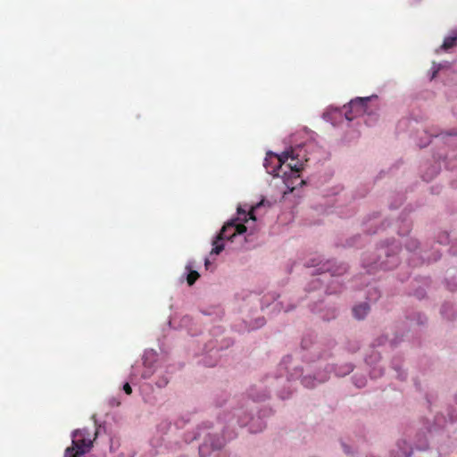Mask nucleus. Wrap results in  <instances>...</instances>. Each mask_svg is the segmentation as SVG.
Segmentation results:
<instances>
[{
	"label": "nucleus",
	"mask_w": 457,
	"mask_h": 457,
	"mask_svg": "<svg viewBox=\"0 0 457 457\" xmlns=\"http://www.w3.org/2000/svg\"><path fill=\"white\" fill-rule=\"evenodd\" d=\"M298 156L295 150L286 151L280 155L270 152L263 165L269 174L282 177L286 186L292 191L295 188L293 179H298L299 172L303 169V162L298 160Z\"/></svg>",
	"instance_id": "obj_1"
},
{
	"label": "nucleus",
	"mask_w": 457,
	"mask_h": 457,
	"mask_svg": "<svg viewBox=\"0 0 457 457\" xmlns=\"http://www.w3.org/2000/svg\"><path fill=\"white\" fill-rule=\"evenodd\" d=\"M93 442L86 437L85 430H76L73 433L72 446L65 450L63 457H79L87 453Z\"/></svg>",
	"instance_id": "obj_2"
},
{
	"label": "nucleus",
	"mask_w": 457,
	"mask_h": 457,
	"mask_svg": "<svg viewBox=\"0 0 457 457\" xmlns=\"http://www.w3.org/2000/svg\"><path fill=\"white\" fill-rule=\"evenodd\" d=\"M246 231V227L242 223H237V220L227 222L220 229L218 239H231L236 235L244 234Z\"/></svg>",
	"instance_id": "obj_3"
},
{
	"label": "nucleus",
	"mask_w": 457,
	"mask_h": 457,
	"mask_svg": "<svg viewBox=\"0 0 457 457\" xmlns=\"http://www.w3.org/2000/svg\"><path fill=\"white\" fill-rule=\"evenodd\" d=\"M369 97L366 98H356L352 100L349 103L350 112H345V118L349 120H352L356 116L361 115L365 112L367 103L369 102Z\"/></svg>",
	"instance_id": "obj_4"
},
{
	"label": "nucleus",
	"mask_w": 457,
	"mask_h": 457,
	"mask_svg": "<svg viewBox=\"0 0 457 457\" xmlns=\"http://www.w3.org/2000/svg\"><path fill=\"white\" fill-rule=\"evenodd\" d=\"M369 311L370 306L366 303L356 305L353 309V315L358 320L363 319L368 314Z\"/></svg>",
	"instance_id": "obj_5"
},
{
	"label": "nucleus",
	"mask_w": 457,
	"mask_h": 457,
	"mask_svg": "<svg viewBox=\"0 0 457 457\" xmlns=\"http://www.w3.org/2000/svg\"><path fill=\"white\" fill-rule=\"evenodd\" d=\"M262 204V202H261L260 204H256L255 206L252 207V209L246 213V212L245 210H243L241 207H238L237 208V212L238 214H243L244 215V220L246 221L247 219H246V216H249V219L251 220H255V217L253 215V212L254 210H256L260 205Z\"/></svg>",
	"instance_id": "obj_6"
},
{
	"label": "nucleus",
	"mask_w": 457,
	"mask_h": 457,
	"mask_svg": "<svg viewBox=\"0 0 457 457\" xmlns=\"http://www.w3.org/2000/svg\"><path fill=\"white\" fill-rule=\"evenodd\" d=\"M157 353L154 350L145 351L143 355L144 364L146 368H150L151 365L147 363L148 361H154L156 360Z\"/></svg>",
	"instance_id": "obj_7"
},
{
	"label": "nucleus",
	"mask_w": 457,
	"mask_h": 457,
	"mask_svg": "<svg viewBox=\"0 0 457 457\" xmlns=\"http://www.w3.org/2000/svg\"><path fill=\"white\" fill-rule=\"evenodd\" d=\"M353 380L355 386L359 388L363 387L367 382L364 373H356L353 378Z\"/></svg>",
	"instance_id": "obj_8"
},
{
	"label": "nucleus",
	"mask_w": 457,
	"mask_h": 457,
	"mask_svg": "<svg viewBox=\"0 0 457 457\" xmlns=\"http://www.w3.org/2000/svg\"><path fill=\"white\" fill-rule=\"evenodd\" d=\"M187 269L189 270V273L187 277V281L189 286H192L198 279L200 275L196 270H192L188 265L187 266Z\"/></svg>",
	"instance_id": "obj_9"
},
{
	"label": "nucleus",
	"mask_w": 457,
	"mask_h": 457,
	"mask_svg": "<svg viewBox=\"0 0 457 457\" xmlns=\"http://www.w3.org/2000/svg\"><path fill=\"white\" fill-rule=\"evenodd\" d=\"M456 45H457V37H449L444 40V43L441 46V47L444 50H448Z\"/></svg>",
	"instance_id": "obj_10"
},
{
	"label": "nucleus",
	"mask_w": 457,
	"mask_h": 457,
	"mask_svg": "<svg viewBox=\"0 0 457 457\" xmlns=\"http://www.w3.org/2000/svg\"><path fill=\"white\" fill-rule=\"evenodd\" d=\"M313 375L314 374L310 373L309 375L304 376L302 378V383L303 384L304 386H306V387L315 386L316 384H315L314 380H316V377Z\"/></svg>",
	"instance_id": "obj_11"
},
{
	"label": "nucleus",
	"mask_w": 457,
	"mask_h": 457,
	"mask_svg": "<svg viewBox=\"0 0 457 457\" xmlns=\"http://www.w3.org/2000/svg\"><path fill=\"white\" fill-rule=\"evenodd\" d=\"M221 239H218V237H216V239L213 241V248L212 249V252L211 253H215V254H219L223 249H224V245L223 244H220L219 241H220Z\"/></svg>",
	"instance_id": "obj_12"
},
{
	"label": "nucleus",
	"mask_w": 457,
	"mask_h": 457,
	"mask_svg": "<svg viewBox=\"0 0 457 457\" xmlns=\"http://www.w3.org/2000/svg\"><path fill=\"white\" fill-rule=\"evenodd\" d=\"M455 406L453 407L452 412L450 413L451 419L457 420V395H455Z\"/></svg>",
	"instance_id": "obj_13"
},
{
	"label": "nucleus",
	"mask_w": 457,
	"mask_h": 457,
	"mask_svg": "<svg viewBox=\"0 0 457 457\" xmlns=\"http://www.w3.org/2000/svg\"><path fill=\"white\" fill-rule=\"evenodd\" d=\"M324 271L331 272L332 275H340L345 271V270L343 271H337V270H332L329 267H327V268H322V272H324Z\"/></svg>",
	"instance_id": "obj_14"
},
{
	"label": "nucleus",
	"mask_w": 457,
	"mask_h": 457,
	"mask_svg": "<svg viewBox=\"0 0 457 457\" xmlns=\"http://www.w3.org/2000/svg\"><path fill=\"white\" fill-rule=\"evenodd\" d=\"M123 390L127 395H130L132 393V388L129 383L124 384Z\"/></svg>",
	"instance_id": "obj_15"
},
{
	"label": "nucleus",
	"mask_w": 457,
	"mask_h": 457,
	"mask_svg": "<svg viewBox=\"0 0 457 457\" xmlns=\"http://www.w3.org/2000/svg\"><path fill=\"white\" fill-rule=\"evenodd\" d=\"M204 264L206 266V268L208 267V265L210 264V262L208 259H205V262H204Z\"/></svg>",
	"instance_id": "obj_16"
},
{
	"label": "nucleus",
	"mask_w": 457,
	"mask_h": 457,
	"mask_svg": "<svg viewBox=\"0 0 457 457\" xmlns=\"http://www.w3.org/2000/svg\"><path fill=\"white\" fill-rule=\"evenodd\" d=\"M227 234H232V230H228Z\"/></svg>",
	"instance_id": "obj_17"
},
{
	"label": "nucleus",
	"mask_w": 457,
	"mask_h": 457,
	"mask_svg": "<svg viewBox=\"0 0 457 457\" xmlns=\"http://www.w3.org/2000/svg\"><path fill=\"white\" fill-rule=\"evenodd\" d=\"M449 135H457V132H454V133H449Z\"/></svg>",
	"instance_id": "obj_18"
}]
</instances>
